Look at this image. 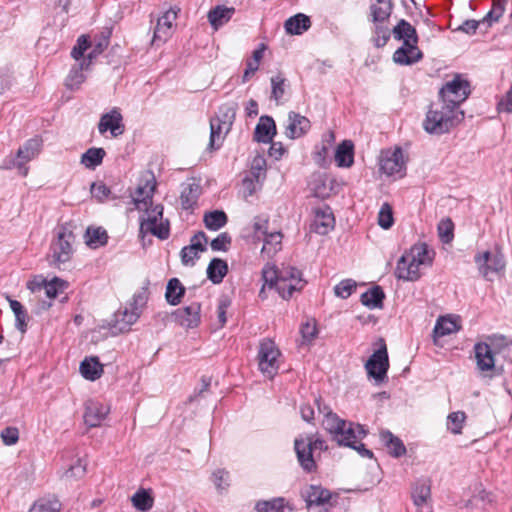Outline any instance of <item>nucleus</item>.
Masks as SVG:
<instances>
[{
    "mask_svg": "<svg viewBox=\"0 0 512 512\" xmlns=\"http://www.w3.org/2000/svg\"><path fill=\"white\" fill-rule=\"evenodd\" d=\"M156 188L154 175L146 173L134 194L132 195L135 208L143 211L140 216V236L151 234L161 240L167 239L170 233L169 221L163 218V206L152 205V197Z\"/></svg>",
    "mask_w": 512,
    "mask_h": 512,
    "instance_id": "nucleus-1",
    "label": "nucleus"
},
{
    "mask_svg": "<svg viewBox=\"0 0 512 512\" xmlns=\"http://www.w3.org/2000/svg\"><path fill=\"white\" fill-rule=\"evenodd\" d=\"M263 286L259 292L261 298H265V289L275 288L283 299L290 298L295 291H300L305 286L302 273L295 267L283 266L277 269L275 265L266 264L262 269Z\"/></svg>",
    "mask_w": 512,
    "mask_h": 512,
    "instance_id": "nucleus-2",
    "label": "nucleus"
},
{
    "mask_svg": "<svg viewBox=\"0 0 512 512\" xmlns=\"http://www.w3.org/2000/svg\"><path fill=\"white\" fill-rule=\"evenodd\" d=\"M434 251L426 243L419 242L410 247L397 261L395 276L404 281L419 280L434 259Z\"/></svg>",
    "mask_w": 512,
    "mask_h": 512,
    "instance_id": "nucleus-3",
    "label": "nucleus"
},
{
    "mask_svg": "<svg viewBox=\"0 0 512 512\" xmlns=\"http://www.w3.org/2000/svg\"><path fill=\"white\" fill-rule=\"evenodd\" d=\"M74 229L75 226L72 223H64L57 227L47 255V262L50 267L59 270L67 268L75 252Z\"/></svg>",
    "mask_w": 512,
    "mask_h": 512,
    "instance_id": "nucleus-4",
    "label": "nucleus"
},
{
    "mask_svg": "<svg viewBox=\"0 0 512 512\" xmlns=\"http://www.w3.org/2000/svg\"><path fill=\"white\" fill-rule=\"evenodd\" d=\"M463 116V111L454 110L445 102L437 101L430 105L423 127L430 134L440 135L450 131L463 119Z\"/></svg>",
    "mask_w": 512,
    "mask_h": 512,
    "instance_id": "nucleus-5",
    "label": "nucleus"
},
{
    "mask_svg": "<svg viewBox=\"0 0 512 512\" xmlns=\"http://www.w3.org/2000/svg\"><path fill=\"white\" fill-rule=\"evenodd\" d=\"M237 104L234 102L225 103L220 106L217 115L210 120V141L209 149H218L231 130L236 117Z\"/></svg>",
    "mask_w": 512,
    "mask_h": 512,
    "instance_id": "nucleus-6",
    "label": "nucleus"
},
{
    "mask_svg": "<svg viewBox=\"0 0 512 512\" xmlns=\"http://www.w3.org/2000/svg\"><path fill=\"white\" fill-rule=\"evenodd\" d=\"M392 13L391 0H376L370 6V17L374 24L372 41L376 47H383L390 38L389 18Z\"/></svg>",
    "mask_w": 512,
    "mask_h": 512,
    "instance_id": "nucleus-7",
    "label": "nucleus"
},
{
    "mask_svg": "<svg viewBox=\"0 0 512 512\" xmlns=\"http://www.w3.org/2000/svg\"><path fill=\"white\" fill-rule=\"evenodd\" d=\"M366 434L367 432L362 425L345 421L343 427L334 435L333 440L340 446L356 450L362 457L372 458V451L366 449L364 444L361 443Z\"/></svg>",
    "mask_w": 512,
    "mask_h": 512,
    "instance_id": "nucleus-8",
    "label": "nucleus"
},
{
    "mask_svg": "<svg viewBox=\"0 0 512 512\" xmlns=\"http://www.w3.org/2000/svg\"><path fill=\"white\" fill-rule=\"evenodd\" d=\"M258 368L268 379H273L281 365V352L273 340L260 341L257 354Z\"/></svg>",
    "mask_w": 512,
    "mask_h": 512,
    "instance_id": "nucleus-9",
    "label": "nucleus"
},
{
    "mask_svg": "<svg viewBox=\"0 0 512 512\" xmlns=\"http://www.w3.org/2000/svg\"><path fill=\"white\" fill-rule=\"evenodd\" d=\"M503 337H489L486 341L475 344L477 369L481 373H490L495 368V354L500 352Z\"/></svg>",
    "mask_w": 512,
    "mask_h": 512,
    "instance_id": "nucleus-10",
    "label": "nucleus"
},
{
    "mask_svg": "<svg viewBox=\"0 0 512 512\" xmlns=\"http://www.w3.org/2000/svg\"><path fill=\"white\" fill-rule=\"evenodd\" d=\"M146 300L144 293L134 295L130 303L115 313L114 327L121 332L128 331L130 326L139 319Z\"/></svg>",
    "mask_w": 512,
    "mask_h": 512,
    "instance_id": "nucleus-11",
    "label": "nucleus"
},
{
    "mask_svg": "<svg viewBox=\"0 0 512 512\" xmlns=\"http://www.w3.org/2000/svg\"><path fill=\"white\" fill-rule=\"evenodd\" d=\"M469 95V84L459 76L452 81L447 82L440 90V102H445L447 106L454 110H460V105Z\"/></svg>",
    "mask_w": 512,
    "mask_h": 512,
    "instance_id": "nucleus-12",
    "label": "nucleus"
},
{
    "mask_svg": "<svg viewBox=\"0 0 512 512\" xmlns=\"http://www.w3.org/2000/svg\"><path fill=\"white\" fill-rule=\"evenodd\" d=\"M380 170L387 176L402 178L405 175L406 164L400 148L383 151L379 159Z\"/></svg>",
    "mask_w": 512,
    "mask_h": 512,
    "instance_id": "nucleus-13",
    "label": "nucleus"
},
{
    "mask_svg": "<svg viewBox=\"0 0 512 512\" xmlns=\"http://www.w3.org/2000/svg\"><path fill=\"white\" fill-rule=\"evenodd\" d=\"M475 262L480 274L489 281L494 280L505 266L503 255L499 252L484 251L475 257Z\"/></svg>",
    "mask_w": 512,
    "mask_h": 512,
    "instance_id": "nucleus-14",
    "label": "nucleus"
},
{
    "mask_svg": "<svg viewBox=\"0 0 512 512\" xmlns=\"http://www.w3.org/2000/svg\"><path fill=\"white\" fill-rule=\"evenodd\" d=\"M308 188L314 197L327 199L339 192L341 186L336 179L321 173L311 176Z\"/></svg>",
    "mask_w": 512,
    "mask_h": 512,
    "instance_id": "nucleus-15",
    "label": "nucleus"
},
{
    "mask_svg": "<svg viewBox=\"0 0 512 512\" xmlns=\"http://www.w3.org/2000/svg\"><path fill=\"white\" fill-rule=\"evenodd\" d=\"M68 283L58 277L47 281L43 277H37L28 284V288L32 293L37 294L39 297L42 293L50 300L55 299L60 293H63L67 288Z\"/></svg>",
    "mask_w": 512,
    "mask_h": 512,
    "instance_id": "nucleus-16",
    "label": "nucleus"
},
{
    "mask_svg": "<svg viewBox=\"0 0 512 512\" xmlns=\"http://www.w3.org/2000/svg\"><path fill=\"white\" fill-rule=\"evenodd\" d=\"M365 367L369 376L373 377L377 382L383 381L389 367L388 354L385 345L371 355Z\"/></svg>",
    "mask_w": 512,
    "mask_h": 512,
    "instance_id": "nucleus-17",
    "label": "nucleus"
},
{
    "mask_svg": "<svg viewBox=\"0 0 512 512\" xmlns=\"http://www.w3.org/2000/svg\"><path fill=\"white\" fill-rule=\"evenodd\" d=\"M178 10L170 8L157 20L153 42H166L173 34L174 22L176 21Z\"/></svg>",
    "mask_w": 512,
    "mask_h": 512,
    "instance_id": "nucleus-18",
    "label": "nucleus"
},
{
    "mask_svg": "<svg viewBox=\"0 0 512 512\" xmlns=\"http://www.w3.org/2000/svg\"><path fill=\"white\" fill-rule=\"evenodd\" d=\"M122 120V115L116 108L103 114L98 123L99 133L104 134L109 131L111 136L114 138L122 135L124 132V124L122 123Z\"/></svg>",
    "mask_w": 512,
    "mask_h": 512,
    "instance_id": "nucleus-19",
    "label": "nucleus"
},
{
    "mask_svg": "<svg viewBox=\"0 0 512 512\" xmlns=\"http://www.w3.org/2000/svg\"><path fill=\"white\" fill-rule=\"evenodd\" d=\"M294 448L300 466L306 472H312L316 468V463L312 455V438H296Z\"/></svg>",
    "mask_w": 512,
    "mask_h": 512,
    "instance_id": "nucleus-20",
    "label": "nucleus"
},
{
    "mask_svg": "<svg viewBox=\"0 0 512 512\" xmlns=\"http://www.w3.org/2000/svg\"><path fill=\"white\" fill-rule=\"evenodd\" d=\"M40 148V140L30 139L23 147L18 149L16 159L13 160V166L19 168L23 176H26L28 173V168L25 167V163L35 158L40 152Z\"/></svg>",
    "mask_w": 512,
    "mask_h": 512,
    "instance_id": "nucleus-21",
    "label": "nucleus"
},
{
    "mask_svg": "<svg viewBox=\"0 0 512 512\" xmlns=\"http://www.w3.org/2000/svg\"><path fill=\"white\" fill-rule=\"evenodd\" d=\"M310 120L294 111H290L287 116V125L285 135L289 139H297L304 136L310 130Z\"/></svg>",
    "mask_w": 512,
    "mask_h": 512,
    "instance_id": "nucleus-22",
    "label": "nucleus"
},
{
    "mask_svg": "<svg viewBox=\"0 0 512 512\" xmlns=\"http://www.w3.org/2000/svg\"><path fill=\"white\" fill-rule=\"evenodd\" d=\"M201 305L198 302L178 308L173 315L179 325L184 328H195L200 323Z\"/></svg>",
    "mask_w": 512,
    "mask_h": 512,
    "instance_id": "nucleus-23",
    "label": "nucleus"
},
{
    "mask_svg": "<svg viewBox=\"0 0 512 512\" xmlns=\"http://www.w3.org/2000/svg\"><path fill=\"white\" fill-rule=\"evenodd\" d=\"M412 499L419 512H432L429 481L421 480L415 483L412 489Z\"/></svg>",
    "mask_w": 512,
    "mask_h": 512,
    "instance_id": "nucleus-24",
    "label": "nucleus"
},
{
    "mask_svg": "<svg viewBox=\"0 0 512 512\" xmlns=\"http://www.w3.org/2000/svg\"><path fill=\"white\" fill-rule=\"evenodd\" d=\"M319 414L323 415L321 422L322 427L331 435L333 438L336 432L343 427L345 420L341 419L332 409L322 403L321 399L315 400Z\"/></svg>",
    "mask_w": 512,
    "mask_h": 512,
    "instance_id": "nucleus-25",
    "label": "nucleus"
},
{
    "mask_svg": "<svg viewBox=\"0 0 512 512\" xmlns=\"http://www.w3.org/2000/svg\"><path fill=\"white\" fill-rule=\"evenodd\" d=\"M109 411L110 408L107 405L89 400L85 405L84 421L89 427L100 426Z\"/></svg>",
    "mask_w": 512,
    "mask_h": 512,
    "instance_id": "nucleus-26",
    "label": "nucleus"
},
{
    "mask_svg": "<svg viewBox=\"0 0 512 512\" xmlns=\"http://www.w3.org/2000/svg\"><path fill=\"white\" fill-rule=\"evenodd\" d=\"M309 509L325 507L331 498V493L321 486L311 485L302 493Z\"/></svg>",
    "mask_w": 512,
    "mask_h": 512,
    "instance_id": "nucleus-27",
    "label": "nucleus"
},
{
    "mask_svg": "<svg viewBox=\"0 0 512 512\" xmlns=\"http://www.w3.org/2000/svg\"><path fill=\"white\" fill-rule=\"evenodd\" d=\"M275 135L276 124L273 118L270 116H261L254 131L255 141L267 144L272 142Z\"/></svg>",
    "mask_w": 512,
    "mask_h": 512,
    "instance_id": "nucleus-28",
    "label": "nucleus"
},
{
    "mask_svg": "<svg viewBox=\"0 0 512 512\" xmlns=\"http://www.w3.org/2000/svg\"><path fill=\"white\" fill-rule=\"evenodd\" d=\"M422 52L417 45L402 44L393 54V61L400 65H411L422 59Z\"/></svg>",
    "mask_w": 512,
    "mask_h": 512,
    "instance_id": "nucleus-29",
    "label": "nucleus"
},
{
    "mask_svg": "<svg viewBox=\"0 0 512 512\" xmlns=\"http://www.w3.org/2000/svg\"><path fill=\"white\" fill-rule=\"evenodd\" d=\"M201 194V187L195 180H189L182 184L180 202L183 209L193 208Z\"/></svg>",
    "mask_w": 512,
    "mask_h": 512,
    "instance_id": "nucleus-30",
    "label": "nucleus"
},
{
    "mask_svg": "<svg viewBox=\"0 0 512 512\" xmlns=\"http://www.w3.org/2000/svg\"><path fill=\"white\" fill-rule=\"evenodd\" d=\"M334 216L329 208L316 210L313 222L311 224L312 229L320 234H327L334 227Z\"/></svg>",
    "mask_w": 512,
    "mask_h": 512,
    "instance_id": "nucleus-31",
    "label": "nucleus"
},
{
    "mask_svg": "<svg viewBox=\"0 0 512 512\" xmlns=\"http://www.w3.org/2000/svg\"><path fill=\"white\" fill-rule=\"evenodd\" d=\"M81 375L89 381L99 379L103 374V365L95 356L86 357L79 367Z\"/></svg>",
    "mask_w": 512,
    "mask_h": 512,
    "instance_id": "nucleus-32",
    "label": "nucleus"
},
{
    "mask_svg": "<svg viewBox=\"0 0 512 512\" xmlns=\"http://www.w3.org/2000/svg\"><path fill=\"white\" fill-rule=\"evenodd\" d=\"M252 229V238L255 242H264L270 238L273 232L279 231V229L272 228L268 218L263 216H257L253 219Z\"/></svg>",
    "mask_w": 512,
    "mask_h": 512,
    "instance_id": "nucleus-33",
    "label": "nucleus"
},
{
    "mask_svg": "<svg viewBox=\"0 0 512 512\" xmlns=\"http://www.w3.org/2000/svg\"><path fill=\"white\" fill-rule=\"evenodd\" d=\"M335 162L338 167L349 168L354 163V145L350 140H344L335 151Z\"/></svg>",
    "mask_w": 512,
    "mask_h": 512,
    "instance_id": "nucleus-34",
    "label": "nucleus"
},
{
    "mask_svg": "<svg viewBox=\"0 0 512 512\" xmlns=\"http://www.w3.org/2000/svg\"><path fill=\"white\" fill-rule=\"evenodd\" d=\"M392 33L395 39L402 40L403 44L417 45L418 36L416 29L406 20L401 19L398 24L392 29Z\"/></svg>",
    "mask_w": 512,
    "mask_h": 512,
    "instance_id": "nucleus-35",
    "label": "nucleus"
},
{
    "mask_svg": "<svg viewBox=\"0 0 512 512\" xmlns=\"http://www.w3.org/2000/svg\"><path fill=\"white\" fill-rule=\"evenodd\" d=\"M89 65V61H87L86 59H82L81 62L77 63L71 68L66 78L67 88L74 90L78 89L81 86V84L86 79L85 71L88 70Z\"/></svg>",
    "mask_w": 512,
    "mask_h": 512,
    "instance_id": "nucleus-36",
    "label": "nucleus"
},
{
    "mask_svg": "<svg viewBox=\"0 0 512 512\" xmlns=\"http://www.w3.org/2000/svg\"><path fill=\"white\" fill-rule=\"evenodd\" d=\"M235 9L233 7H226L222 5L216 6L208 13V21L211 26L217 30L226 24L233 16Z\"/></svg>",
    "mask_w": 512,
    "mask_h": 512,
    "instance_id": "nucleus-37",
    "label": "nucleus"
},
{
    "mask_svg": "<svg viewBox=\"0 0 512 512\" xmlns=\"http://www.w3.org/2000/svg\"><path fill=\"white\" fill-rule=\"evenodd\" d=\"M311 26L310 18L302 13L296 14L285 21L284 27L290 35H301Z\"/></svg>",
    "mask_w": 512,
    "mask_h": 512,
    "instance_id": "nucleus-38",
    "label": "nucleus"
},
{
    "mask_svg": "<svg viewBox=\"0 0 512 512\" xmlns=\"http://www.w3.org/2000/svg\"><path fill=\"white\" fill-rule=\"evenodd\" d=\"M380 438L393 457L398 458L406 453V448L401 439L393 435L390 431H381Z\"/></svg>",
    "mask_w": 512,
    "mask_h": 512,
    "instance_id": "nucleus-39",
    "label": "nucleus"
},
{
    "mask_svg": "<svg viewBox=\"0 0 512 512\" xmlns=\"http://www.w3.org/2000/svg\"><path fill=\"white\" fill-rule=\"evenodd\" d=\"M334 142V135L330 133L328 139L322 141L319 146L315 147L312 154L314 162L320 167H326L329 165V153Z\"/></svg>",
    "mask_w": 512,
    "mask_h": 512,
    "instance_id": "nucleus-40",
    "label": "nucleus"
},
{
    "mask_svg": "<svg viewBox=\"0 0 512 512\" xmlns=\"http://www.w3.org/2000/svg\"><path fill=\"white\" fill-rule=\"evenodd\" d=\"M460 329L457 318L450 316L440 317L434 327L435 337H443L457 332Z\"/></svg>",
    "mask_w": 512,
    "mask_h": 512,
    "instance_id": "nucleus-41",
    "label": "nucleus"
},
{
    "mask_svg": "<svg viewBox=\"0 0 512 512\" xmlns=\"http://www.w3.org/2000/svg\"><path fill=\"white\" fill-rule=\"evenodd\" d=\"M227 272V263L219 258L212 259L207 267V277L214 284L221 283Z\"/></svg>",
    "mask_w": 512,
    "mask_h": 512,
    "instance_id": "nucleus-42",
    "label": "nucleus"
},
{
    "mask_svg": "<svg viewBox=\"0 0 512 512\" xmlns=\"http://www.w3.org/2000/svg\"><path fill=\"white\" fill-rule=\"evenodd\" d=\"M283 234L279 230L273 232L270 238L263 242L261 248V255L267 258H272L282 249Z\"/></svg>",
    "mask_w": 512,
    "mask_h": 512,
    "instance_id": "nucleus-43",
    "label": "nucleus"
},
{
    "mask_svg": "<svg viewBox=\"0 0 512 512\" xmlns=\"http://www.w3.org/2000/svg\"><path fill=\"white\" fill-rule=\"evenodd\" d=\"M185 288L177 278L168 281L165 298L170 305H177L184 296Z\"/></svg>",
    "mask_w": 512,
    "mask_h": 512,
    "instance_id": "nucleus-44",
    "label": "nucleus"
},
{
    "mask_svg": "<svg viewBox=\"0 0 512 512\" xmlns=\"http://www.w3.org/2000/svg\"><path fill=\"white\" fill-rule=\"evenodd\" d=\"M384 297L383 290L376 286L361 295V302L370 309L381 308Z\"/></svg>",
    "mask_w": 512,
    "mask_h": 512,
    "instance_id": "nucleus-45",
    "label": "nucleus"
},
{
    "mask_svg": "<svg viewBox=\"0 0 512 512\" xmlns=\"http://www.w3.org/2000/svg\"><path fill=\"white\" fill-rule=\"evenodd\" d=\"M105 155L106 152L103 148H89L82 154L81 164L88 169H94L102 163Z\"/></svg>",
    "mask_w": 512,
    "mask_h": 512,
    "instance_id": "nucleus-46",
    "label": "nucleus"
},
{
    "mask_svg": "<svg viewBox=\"0 0 512 512\" xmlns=\"http://www.w3.org/2000/svg\"><path fill=\"white\" fill-rule=\"evenodd\" d=\"M85 243L90 248L96 249L107 242V233L102 228H88L85 233Z\"/></svg>",
    "mask_w": 512,
    "mask_h": 512,
    "instance_id": "nucleus-47",
    "label": "nucleus"
},
{
    "mask_svg": "<svg viewBox=\"0 0 512 512\" xmlns=\"http://www.w3.org/2000/svg\"><path fill=\"white\" fill-rule=\"evenodd\" d=\"M87 464L82 459H77L74 464H71L64 470L61 478L65 481H74L82 478L86 474Z\"/></svg>",
    "mask_w": 512,
    "mask_h": 512,
    "instance_id": "nucleus-48",
    "label": "nucleus"
},
{
    "mask_svg": "<svg viewBox=\"0 0 512 512\" xmlns=\"http://www.w3.org/2000/svg\"><path fill=\"white\" fill-rule=\"evenodd\" d=\"M61 503L55 498H41L33 503L28 512H60Z\"/></svg>",
    "mask_w": 512,
    "mask_h": 512,
    "instance_id": "nucleus-49",
    "label": "nucleus"
},
{
    "mask_svg": "<svg viewBox=\"0 0 512 512\" xmlns=\"http://www.w3.org/2000/svg\"><path fill=\"white\" fill-rule=\"evenodd\" d=\"M204 223L209 230H218L227 223V216L223 211L215 210L204 215Z\"/></svg>",
    "mask_w": 512,
    "mask_h": 512,
    "instance_id": "nucleus-50",
    "label": "nucleus"
},
{
    "mask_svg": "<svg viewBox=\"0 0 512 512\" xmlns=\"http://www.w3.org/2000/svg\"><path fill=\"white\" fill-rule=\"evenodd\" d=\"M283 498H274L272 500L258 501L255 505L257 512H285Z\"/></svg>",
    "mask_w": 512,
    "mask_h": 512,
    "instance_id": "nucleus-51",
    "label": "nucleus"
},
{
    "mask_svg": "<svg viewBox=\"0 0 512 512\" xmlns=\"http://www.w3.org/2000/svg\"><path fill=\"white\" fill-rule=\"evenodd\" d=\"M465 420L466 414L463 411L452 412L447 416V429L452 434H461Z\"/></svg>",
    "mask_w": 512,
    "mask_h": 512,
    "instance_id": "nucleus-52",
    "label": "nucleus"
},
{
    "mask_svg": "<svg viewBox=\"0 0 512 512\" xmlns=\"http://www.w3.org/2000/svg\"><path fill=\"white\" fill-rule=\"evenodd\" d=\"M9 304H10L11 310L13 311V313L15 315V322H16L17 329L20 330L22 333H24L26 331V327H27V322H26L27 313H26L24 307L17 300L10 299Z\"/></svg>",
    "mask_w": 512,
    "mask_h": 512,
    "instance_id": "nucleus-53",
    "label": "nucleus"
},
{
    "mask_svg": "<svg viewBox=\"0 0 512 512\" xmlns=\"http://www.w3.org/2000/svg\"><path fill=\"white\" fill-rule=\"evenodd\" d=\"M288 87L287 80L281 76L277 75L271 78V98L274 99L277 103H279Z\"/></svg>",
    "mask_w": 512,
    "mask_h": 512,
    "instance_id": "nucleus-54",
    "label": "nucleus"
},
{
    "mask_svg": "<svg viewBox=\"0 0 512 512\" xmlns=\"http://www.w3.org/2000/svg\"><path fill=\"white\" fill-rule=\"evenodd\" d=\"M131 501L134 507L143 512L148 511L153 505L152 497L144 490L136 492Z\"/></svg>",
    "mask_w": 512,
    "mask_h": 512,
    "instance_id": "nucleus-55",
    "label": "nucleus"
},
{
    "mask_svg": "<svg viewBox=\"0 0 512 512\" xmlns=\"http://www.w3.org/2000/svg\"><path fill=\"white\" fill-rule=\"evenodd\" d=\"M394 223L392 207L388 203H383L378 212V225L387 230Z\"/></svg>",
    "mask_w": 512,
    "mask_h": 512,
    "instance_id": "nucleus-56",
    "label": "nucleus"
},
{
    "mask_svg": "<svg viewBox=\"0 0 512 512\" xmlns=\"http://www.w3.org/2000/svg\"><path fill=\"white\" fill-rule=\"evenodd\" d=\"M266 159L261 155H256L251 162V174L255 182L259 183L265 178Z\"/></svg>",
    "mask_w": 512,
    "mask_h": 512,
    "instance_id": "nucleus-57",
    "label": "nucleus"
},
{
    "mask_svg": "<svg viewBox=\"0 0 512 512\" xmlns=\"http://www.w3.org/2000/svg\"><path fill=\"white\" fill-rule=\"evenodd\" d=\"M212 482L219 493H224L229 486V473L223 469H217L212 474Z\"/></svg>",
    "mask_w": 512,
    "mask_h": 512,
    "instance_id": "nucleus-58",
    "label": "nucleus"
},
{
    "mask_svg": "<svg viewBox=\"0 0 512 512\" xmlns=\"http://www.w3.org/2000/svg\"><path fill=\"white\" fill-rule=\"evenodd\" d=\"M355 289L356 283L351 279H346L335 286L334 292L338 297L346 299Z\"/></svg>",
    "mask_w": 512,
    "mask_h": 512,
    "instance_id": "nucleus-59",
    "label": "nucleus"
},
{
    "mask_svg": "<svg viewBox=\"0 0 512 512\" xmlns=\"http://www.w3.org/2000/svg\"><path fill=\"white\" fill-rule=\"evenodd\" d=\"M454 225L450 219H443L438 224L439 237L444 243H448L453 238Z\"/></svg>",
    "mask_w": 512,
    "mask_h": 512,
    "instance_id": "nucleus-60",
    "label": "nucleus"
},
{
    "mask_svg": "<svg viewBox=\"0 0 512 512\" xmlns=\"http://www.w3.org/2000/svg\"><path fill=\"white\" fill-rule=\"evenodd\" d=\"M300 333L306 343H310L317 335L316 323L314 320H308L301 325Z\"/></svg>",
    "mask_w": 512,
    "mask_h": 512,
    "instance_id": "nucleus-61",
    "label": "nucleus"
},
{
    "mask_svg": "<svg viewBox=\"0 0 512 512\" xmlns=\"http://www.w3.org/2000/svg\"><path fill=\"white\" fill-rule=\"evenodd\" d=\"M505 11V3L501 0L494 1L492 9L489 11L487 16L484 18L486 19V23L490 25L492 21L499 20L500 17L504 14Z\"/></svg>",
    "mask_w": 512,
    "mask_h": 512,
    "instance_id": "nucleus-62",
    "label": "nucleus"
},
{
    "mask_svg": "<svg viewBox=\"0 0 512 512\" xmlns=\"http://www.w3.org/2000/svg\"><path fill=\"white\" fill-rule=\"evenodd\" d=\"M473 501L477 506L486 509L488 506L493 505L495 497L491 492L483 490L473 497Z\"/></svg>",
    "mask_w": 512,
    "mask_h": 512,
    "instance_id": "nucleus-63",
    "label": "nucleus"
},
{
    "mask_svg": "<svg viewBox=\"0 0 512 512\" xmlns=\"http://www.w3.org/2000/svg\"><path fill=\"white\" fill-rule=\"evenodd\" d=\"M88 47H89V41H88L87 37L85 35H81L77 40V44L72 49V52H71L72 57L76 61L80 60L83 57L84 52L88 49Z\"/></svg>",
    "mask_w": 512,
    "mask_h": 512,
    "instance_id": "nucleus-64",
    "label": "nucleus"
}]
</instances>
